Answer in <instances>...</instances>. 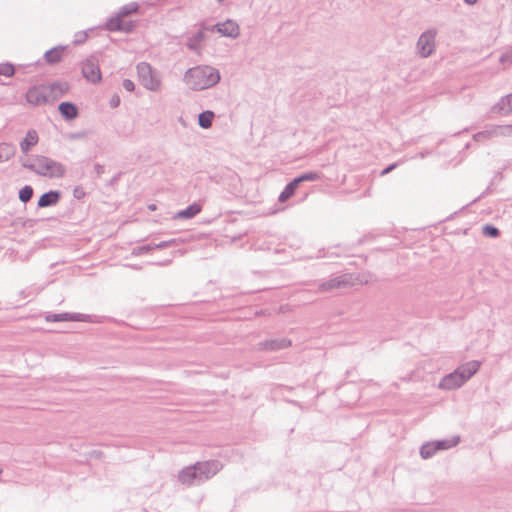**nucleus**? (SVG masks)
<instances>
[{"instance_id": "obj_29", "label": "nucleus", "mask_w": 512, "mask_h": 512, "mask_svg": "<svg viewBox=\"0 0 512 512\" xmlns=\"http://www.w3.org/2000/svg\"><path fill=\"white\" fill-rule=\"evenodd\" d=\"M106 27L110 31H121L122 18L117 14L116 17H113L107 21Z\"/></svg>"}, {"instance_id": "obj_13", "label": "nucleus", "mask_w": 512, "mask_h": 512, "mask_svg": "<svg viewBox=\"0 0 512 512\" xmlns=\"http://www.w3.org/2000/svg\"><path fill=\"white\" fill-rule=\"evenodd\" d=\"M481 366V363L476 360H472L460 365L456 370L463 378L464 383H466L474 374L477 373Z\"/></svg>"}, {"instance_id": "obj_46", "label": "nucleus", "mask_w": 512, "mask_h": 512, "mask_svg": "<svg viewBox=\"0 0 512 512\" xmlns=\"http://www.w3.org/2000/svg\"><path fill=\"white\" fill-rule=\"evenodd\" d=\"M467 5H475L478 0H463Z\"/></svg>"}, {"instance_id": "obj_5", "label": "nucleus", "mask_w": 512, "mask_h": 512, "mask_svg": "<svg viewBox=\"0 0 512 512\" xmlns=\"http://www.w3.org/2000/svg\"><path fill=\"white\" fill-rule=\"evenodd\" d=\"M195 468L198 472V482L202 483L218 473L222 469V464L216 460L197 462Z\"/></svg>"}, {"instance_id": "obj_45", "label": "nucleus", "mask_w": 512, "mask_h": 512, "mask_svg": "<svg viewBox=\"0 0 512 512\" xmlns=\"http://www.w3.org/2000/svg\"><path fill=\"white\" fill-rule=\"evenodd\" d=\"M119 104V98H116V99H112L111 100V106L112 107H117Z\"/></svg>"}, {"instance_id": "obj_31", "label": "nucleus", "mask_w": 512, "mask_h": 512, "mask_svg": "<svg viewBox=\"0 0 512 512\" xmlns=\"http://www.w3.org/2000/svg\"><path fill=\"white\" fill-rule=\"evenodd\" d=\"M137 10L138 5L136 3H129L120 9L118 15L123 19L124 17L130 15L133 12H136Z\"/></svg>"}, {"instance_id": "obj_36", "label": "nucleus", "mask_w": 512, "mask_h": 512, "mask_svg": "<svg viewBox=\"0 0 512 512\" xmlns=\"http://www.w3.org/2000/svg\"><path fill=\"white\" fill-rule=\"evenodd\" d=\"M500 62L503 64H512V49L510 51H507L500 57Z\"/></svg>"}, {"instance_id": "obj_30", "label": "nucleus", "mask_w": 512, "mask_h": 512, "mask_svg": "<svg viewBox=\"0 0 512 512\" xmlns=\"http://www.w3.org/2000/svg\"><path fill=\"white\" fill-rule=\"evenodd\" d=\"M499 109L508 113L512 111V93L502 98L498 103Z\"/></svg>"}, {"instance_id": "obj_7", "label": "nucleus", "mask_w": 512, "mask_h": 512, "mask_svg": "<svg viewBox=\"0 0 512 512\" xmlns=\"http://www.w3.org/2000/svg\"><path fill=\"white\" fill-rule=\"evenodd\" d=\"M82 74L84 78L92 83H97L101 80V72L96 57L91 56L82 63Z\"/></svg>"}, {"instance_id": "obj_43", "label": "nucleus", "mask_w": 512, "mask_h": 512, "mask_svg": "<svg viewBox=\"0 0 512 512\" xmlns=\"http://www.w3.org/2000/svg\"><path fill=\"white\" fill-rule=\"evenodd\" d=\"M95 170L98 175L102 174L104 172V166L101 164L95 165Z\"/></svg>"}, {"instance_id": "obj_4", "label": "nucleus", "mask_w": 512, "mask_h": 512, "mask_svg": "<svg viewBox=\"0 0 512 512\" xmlns=\"http://www.w3.org/2000/svg\"><path fill=\"white\" fill-rule=\"evenodd\" d=\"M437 30L432 28L424 31L418 38L416 43L417 54L422 58L431 56L436 47Z\"/></svg>"}, {"instance_id": "obj_9", "label": "nucleus", "mask_w": 512, "mask_h": 512, "mask_svg": "<svg viewBox=\"0 0 512 512\" xmlns=\"http://www.w3.org/2000/svg\"><path fill=\"white\" fill-rule=\"evenodd\" d=\"M352 285H353L352 277L348 276V275H344V276L335 277L328 281L323 282L322 284H320L319 290L321 292H327V291H331L334 289H341V288L349 287Z\"/></svg>"}, {"instance_id": "obj_8", "label": "nucleus", "mask_w": 512, "mask_h": 512, "mask_svg": "<svg viewBox=\"0 0 512 512\" xmlns=\"http://www.w3.org/2000/svg\"><path fill=\"white\" fill-rule=\"evenodd\" d=\"M211 31H217L222 36L229 37L232 39H235L240 34V27L239 25L233 21V20H226L222 23H217L216 25H213L210 29Z\"/></svg>"}, {"instance_id": "obj_35", "label": "nucleus", "mask_w": 512, "mask_h": 512, "mask_svg": "<svg viewBox=\"0 0 512 512\" xmlns=\"http://www.w3.org/2000/svg\"><path fill=\"white\" fill-rule=\"evenodd\" d=\"M151 250H153L152 244H147V245H143V246H139V247L135 248L133 250V253L136 255H140V254L149 252Z\"/></svg>"}, {"instance_id": "obj_6", "label": "nucleus", "mask_w": 512, "mask_h": 512, "mask_svg": "<svg viewBox=\"0 0 512 512\" xmlns=\"http://www.w3.org/2000/svg\"><path fill=\"white\" fill-rule=\"evenodd\" d=\"M494 137H512V125L492 126L475 134L474 136L476 141H482Z\"/></svg>"}, {"instance_id": "obj_27", "label": "nucleus", "mask_w": 512, "mask_h": 512, "mask_svg": "<svg viewBox=\"0 0 512 512\" xmlns=\"http://www.w3.org/2000/svg\"><path fill=\"white\" fill-rule=\"evenodd\" d=\"M437 452L436 446L433 442L423 444L420 449V455L423 459H429Z\"/></svg>"}, {"instance_id": "obj_40", "label": "nucleus", "mask_w": 512, "mask_h": 512, "mask_svg": "<svg viewBox=\"0 0 512 512\" xmlns=\"http://www.w3.org/2000/svg\"><path fill=\"white\" fill-rule=\"evenodd\" d=\"M86 38H87V34L85 32H80V33L76 34L74 42L76 44H80V43H83L86 40Z\"/></svg>"}, {"instance_id": "obj_10", "label": "nucleus", "mask_w": 512, "mask_h": 512, "mask_svg": "<svg viewBox=\"0 0 512 512\" xmlns=\"http://www.w3.org/2000/svg\"><path fill=\"white\" fill-rule=\"evenodd\" d=\"M463 378L457 372V370L444 376L439 383V388L443 390H454L464 385Z\"/></svg>"}, {"instance_id": "obj_16", "label": "nucleus", "mask_w": 512, "mask_h": 512, "mask_svg": "<svg viewBox=\"0 0 512 512\" xmlns=\"http://www.w3.org/2000/svg\"><path fill=\"white\" fill-rule=\"evenodd\" d=\"M60 199L58 191H49L44 193L38 200V206L41 208L55 205Z\"/></svg>"}, {"instance_id": "obj_11", "label": "nucleus", "mask_w": 512, "mask_h": 512, "mask_svg": "<svg viewBox=\"0 0 512 512\" xmlns=\"http://www.w3.org/2000/svg\"><path fill=\"white\" fill-rule=\"evenodd\" d=\"M89 316L81 313H59V314H48L45 319L48 322H60V321H88Z\"/></svg>"}, {"instance_id": "obj_22", "label": "nucleus", "mask_w": 512, "mask_h": 512, "mask_svg": "<svg viewBox=\"0 0 512 512\" xmlns=\"http://www.w3.org/2000/svg\"><path fill=\"white\" fill-rule=\"evenodd\" d=\"M298 187L299 185L297 184V182L295 180H292L290 183L286 185L284 190L280 193L278 200L280 202H285L294 195Z\"/></svg>"}, {"instance_id": "obj_19", "label": "nucleus", "mask_w": 512, "mask_h": 512, "mask_svg": "<svg viewBox=\"0 0 512 512\" xmlns=\"http://www.w3.org/2000/svg\"><path fill=\"white\" fill-rule=\"evenodd\" d=\"M201 211V206L197 203H193L189 205L187 208L179 211L177 213V218L179 219H190L196 216Z\"/></svg>"}, {"instance_id": "obj_24", "label": "nucleus", "mask_w": 512, "mask_h": 512, "mask_svg": "<svg viewBox=\"0 0 512 512\" xmlns=\"http://www.w3.org/2000/svg\"><path fill=\"white\" fill-rule=\"evenodd\" d=\"M205 38L204 32L199 30L195 35L189 38L187 42V47L192 51H197L199 48L200 42H202Z\"/></svg>"}, {"instance_id": "obj_23", "label": "nucleus", "mask_w": 512, "mask_h": 512, "mask_svg": "<svg viewBox=\"0 0 512 512\" xmlns=\"http://www.w3.org/2000/svg\"><path fill=\"white\" fill-rule=\"evenodd\" d=\"M214 113L210 110L203 111L198 116V124L201 128L208 129L212 126Z\"/></svg>"}, {"instance_id": "obj_12", "label": "nucleus", "mask_w": 512, "mask_h": 512, "mask_svg": "<svg viewBox=\"0 0 512 512\" xmlns=\"http://www.w3.org/2000/svg\"><path fill=\"white\" fill-rule=\"evenodd\" d=\"M26 99L30 104L42 105L48 101L45 88L32 87L26 93Z\"/></svg>"}, {"instance_id": "obj_39", "label": "nucleus", "mask_w": 512, "mask_h": 512, "mask_svg": "<svg viewBox=\"0 0 512 512\" xmlns=\"http://www.w3.org/2000/svg\"><path fill=\"white\" fill-rule=\"evenodd\" d=\"M173 243H174V240L162 241L157 244H152V247H153V249H163V248H166V247L172 245Z\"/></svg>"}, {"instance_id": "obj_1", "label": "nucleus", "mask_w": 512, "mask_h": 512, "mask_svg": "<svg viewBox=\"0 0 512 512\" xmlns=\"http://www.w3.org/2000/svg\"><path fill=\"white\" fill-rule=\"evenodd\" d=\"M221 80L218 69L209 65L189 68L183 75V82L193 91H202L217 85Z\"/></svg>"}, {"instance_id": "obj_47", "label": "nucleus", "mask_w": 512, "mask_h": 512, "mask_svg": "<svg viewBox=\"0 0 512 512\" xmlns=\"http://www.w3.org/2000/svg\"><path fill=\"white\" fill-rule=\"evenodd\" d=\"M218 2H222L223 0H217Z\"/></svg>"}, {"instance_id": "obj_32", "label": "nucleus", "mask_w": 512, "mask_h": 512, "mask_svg": "<svg viewBox=\"0 0 512 512\" xmlns=\"http://www.w3.org/2000/svg\"><path fill=\"white\" fill-rule=\"evenodd\" d=\"M33 196V188L31 186H24L20 191H19V199L26 203L28 202Z\"/></svg>"}, {"instance_id": "obj_28", "label": "nucleus", "mask_w": 512, "mask_h": 512, "mask_svg": "<svg viewBox=\"0 0 512 512\" xmlns=\"http://www.w3.org/2000/svg\"><path fill=\"white\" fill-rule=\"evenodd\" d=\"M321 178V174L319 172H307L299 177H296L294 180L297 182L298 185H300L302 182L306 181H316Z\"/></svg>"}, {"instance_id": "obj_33", "label": "nucleus", "mask_w": 512, "mask_h": 512, "mask_svg": "<svg viewBox=\"0 0 512 512\" xmlns=\"http://www.w3.org/2000/svg\"><path fill=\"white\" fill-rule=\"evenodd\" d=\"M482 233H483L484 236L491 237V238H496V237L499 236L500 231L495 226L486 224L482 228Z\"/></svg>"}, {"instance_id": "obj_21", "label": "nucleus", "mask_w": 512, "mask_h": 512, "mask_svg": "<svg viewBox=\"0 0 512 512\" xmlns=\"http://www.w3.org/2000/svg\"><path fill=\"white\" fill-rule=\"evenodd\" d=\"M62 54H63V48L55 47V48L48 50L45 53L44 57L48 63L55 64L61 60Z\"/></svg>"}, {"instance_id": "obj_15", "label": "nucleus", "mask_w": 512, "mask_h": 512, "mask_svg": "<svg viewBox=\"0 0 512 512\" xmlns=\"http://www.w3.org/2000/svg\"><path fill=\"white\" fill-rule=\"evenodd\" d=\"M39 141V136L36 130H28L24 139L20 142V150L22 153L27 154L32 147L36 146Z\"/></svg>"}, {"instance_id": "obj_37", "label": "nucleus", "mask_w": 512, "mask_h": 512, "mask_svg": "<svg viewBox=\"0 0 512 512\" xmlns=\"http://www.w3.org/2000/svg\"><path fill=\"white\" fill-rule=\"evenodd\" d=\"M134 24L131 21H126L124 18L122 19V28L121 31L125 33H129L133 30Z\"/></svg>"}, {"instance_id": "obj_42", "label": "nucleus", "mask_w": 512, "mask_h": 512, "mask_svg": "<svg viewBox=\"0 0 512 512\" xmlns=\"http://www.w3.org/2000/svg\"><path fill=\"white\" fill-rule=\"evenodd\" d=\"M397 166V164H391L389 165L387 168H385L383 171H382V175H386L388 174L389 172H391L393 169H395V167Z\"/></svg>"}, {"instance_id": "obj_25", "label": "nucleus", "mask_w": 512, "mask_h": 512, "mask_svg": "<svg viewBox=\"0 0 512 512\" xmlns=\"http://www.w3.org/2000/svg\"><path fill=\"white\" fill-rule=\"evenodd\" d=\"M49 89L54 97H58L68 91L69 85L66 82H55L49 86Z\"/></svg>"}, {"instance_id": "obj_20", "label": "nucleus", "mask_w": 512, "mask_h": 512, "mask_svg": "<svg viewBox=\"0 0 512 512\" xmlns=\"http://www.w3.org/2000/svg\"><path fill=\"white\" fill-rule=\"evenodd\" d=\"M16 149L13 144L1 143L0 144V162H6L15 155Z\"/></svg>"}, {"instance_id": "obj_41", "label": "nucleus", "mask_w": 512, "mask_h": 512, "mask_svg": "<svg viewBox=\"0 0 512 512\" xmlns=\"http://www.w3.org/2000/svg\"><path fill=\"white\" fill-rule=\"evenodd\" d=\"M86 136V132L84 131H81V132H75V133H72L69 135V139L71 140H77V139H82Z\"/></svg>"}, {"instance_id": "obj_2", "label": "nucleus", "mask_w": 512, "mask_h": 512, "mask_svg": "<svg viewBox=\"0 0 512 512\" xmlns=\"http://www.w3.org/2000/svg\"><path fill=\"white\" fill-rule=\"evenodd\" d=\"M22 166L47 178H62L66 173V168L62 163L43 155H32L22 162Z\"/></svg>"}, {"instance_id": "obj_14", "label": "nucleus", "mask_w": 512, "mask_h": 512, "mask_svg": "<svg viewBox=\"0 0 512 512\" xmlns=\"http://www.w3.org/2000/svg\"><path fill=\"white\" fill-rule=\"evenodd\" d=\"M178 478L179 481L185 485L200 484V482H198V472L195 465L184 468L179 473Z\"/></svg>"}, {"instance_id": "obj_17", "label": "nucleus", "mask_w": 512, "mask_h": 512, "mask_svg": "<svg viewBox=\"0 0 512 512\" xmlns=\"http://www.w3.org/2000/svg\"><path fill=\"white\" fill-rule=\"evenodd\" d=\"M58 109L61 115L68 120H72L78 115L77 107L70 102L60 103Z\"/></svg>"}, {"instance_id": "obj_3", "label": "nucleus", "mask_w": 512, "mask_h": 512, "mask_svg": "<svg viewBox=\"0 0 512 512\" xmlns=\"http://www.w3.org/2000/svg\"><path fill=\"white\" fill-rule=\"evenodd\" d=\"M137 74L140 83L149 91L157 92L161 89L162 81L158 71L149 63L140 62L137 65Z\"/></svg>"}, {"instance_id": "obj_38", "label": "nucleus", "mask_w": 512, "mask_h": 512, "mask_svg": "<svg viewBox=\"0 0 512 512\" xmlns=\"http://www.w3.org/2000/svg\"><path fill=\"white\" fill-rule=\"evenodd\" d=\"M122 86L123 88L126 90V91H129V92H133L134 89H135V84L132 80L130 79H125L122 83Z\"/></svg>"}, {"instance_id": "obj_26", "label": "nucleus", "mask_w": 512, "mask_h": 512, "mask_svg": "<svg viewBox=\"0 0 512 512\" xmlns=\"http://www.w3.org/2000/svg\"><path fill=\"white\" fill-rule=\"evenodd\" d=\"M459 442V437H455L453 439H445V440H438L434 441L433 443L436 446V450H447L449 448H452L456 446Z\"/></svg>"}, {"instance_id": "obj_44", "label": "nucleus", "mask_w": 512, "mask_h": 512, "mask_svg": "<svg viewBox=\"0 0 512 512\" xmlns=\"http://www.w3.org/2000/svg\"><path fill=\"white\" fill-rule=\"evenodd\" d=\"M81 194H82V191H81L79 188H76V189L74 190V196H75L76 198H80V197H81Z\"/></svg>"}, {"instance_id": "obj_18", "label": "nucleus", "mask_w": 512, "mask_h": 512, "mask_svg": "<svg viewBox=\"0 0 512 512\" xmlns=\"http://www.w3.org/2000/svg\"><path fill=\"white\" fill-rule=\"evenodd\" d=\"M291 344V342L285 338L283 339H276V340H269L264 343H262V348L265 350H280L288 347Z\"/></svg>"}, {"instance_id": "obj_34", "label": "nucleus", "mask_w": 512, "mask_h": 512, "mask_svg": "<svg viewBox=\"0 0 512 512\" xmlns=\"http://www.w3.org/2000/svg\"><path fill=\"white\" fill-rule=\"evenodd\" d=\"M15 69L14 66L10 63H2L0 64V75L11 77L14 75Z\"/></svg>"}]
</instances>
